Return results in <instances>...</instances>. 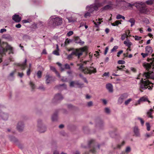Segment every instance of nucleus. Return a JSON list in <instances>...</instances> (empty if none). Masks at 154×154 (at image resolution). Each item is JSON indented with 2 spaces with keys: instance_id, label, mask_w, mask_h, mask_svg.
<instances>
[{
  "instance_id": "obj_20",
  "label": "nucleus",
  "mask_w": 154,
  "mask_h": 154,
  "mask_svg": "<svg viewBox=\"0 0 154 154\" xmlns=\"http://www.w3.org/2000/svg\"><path fill=\"white\" fill-rule=\"evenodd\" d=\"M153 111V110L152 109H151L147 112L146 114L148 117L151 119L153 118V116L152 115Z\"/></svg>"
},
{
  "instance_id": "obj_59",
  "label": "nucleus",
  "mask_w": 154,
  "mask_h": 154,
  "mask_svg": "<svg viewBox=\"0 0 154 154\" xmlns=\"http://www.w3.org/2000/svg\"><path fill=\"white\" fill-rule=\"evenodd\" d=\"M6 29H1L0 31V32L1 33H2L3 32H6Z\"/></svg>"
},
{
  "instance_id": "obj_19",
  "label": "nucleus",
  "mask_w": 154,
  "mask_h": 154,
  "mask_svg": "<svg viewBox=\"0 0 154 154\" xmlns=\"http://www.w3.org/2000/svg\"><path fill=\"white\" fill-rule=\"evenodd\" d=\"M126 41H124V44L126 46H127L128 48H131V46L132 45V43L130 42L129 40L128 39H126Z\"/></svg>"
},
{
  "instance_id": "obj_36",
  "label": "nucleus",
  "mask_w": 154,
  "mask_h": 154,
  "mask_svg": "<svg viewBox=\"0 0 154 154\" xmlns=\"http://www.w3.org/2000/svg\"><path fill=\"white\" fill-rule=\"evenodd\" d=\"M57 114L55 113L52 116V119L53 121H55L57 120Z\"/></svg>"
},
{
  "instance_id": "obj_7",
  "label": "nucleus",
  "mask_w": 154,
  "mask_h": 154,
  "mask_svg": "<svg viewBox=\"0 0 154 154\" xmlns=\"http://www.w3.org/2000/svg\"><path fill=\"white\" fill-rule=\"evenodd\" d=\"M62 23V19L61 17H50L49 20V25L56 26L60 25Z\"/></svg>"
},
{
  "instance_id": "obj_41",
  "label": "nucleus",
  "mask_w": 154,
  "mask_h": 154,
  "mask_svg": "<svg viewBox=\"0 0 154 154\" xmlns=\"http://www.w3.org/2000/svg\"><path fill=\"white\" fill-rule=\"evenodd\" d=\"M132 100L131 98H129L125 101V105H127Z\"/></svg>"
},
{
  "instance_id": "obj_27",
  "label": "nucleus",
  "mask_w": 154,
  "mask_h": 154,
  "mask_svg": "<svg viewBox=\"0 0 154 154\" xmlns=\"http://www.w3.org/2000/svg\"><path fill=\"white\" fill-rule=\"evenodd\" d=\"M0 115L4 120H6L8 118V115L7 114L3 113L2 114L1 113Z\"/></svg>"
},
{
  "instance_id": "obj_21",
  "label": "nucleus",
  "mask_w": 154,
  "mask_h": 154,
  "mask_svg": "<svg viewBox=\"0 0 154 154\" xmlns=\"http://www.w3.org/2000/svg\"><path fill=\"white\" fill-rule=\"evenodd\" d=\"M134 131L135 135L136 136L138 137L140 136V134L139 133V129L137 127L135 126L134 127Z\"/></svg>"
},
{
  "instance_id": "obj_44",
  "label": "nucleus",
  "mask_w": 154,
  "mask_h": 154,
  "mask_svg": "<svg viewBox=\"0 0 154 154\" xmlns=\"http://www.w3.org/2000/svg\"><path fill=\"white\" fill-rule=\"evenodd\" d=\"M118 46H115L113 47V48L111 50V52H112L115 51H116V50L118 48Z\"/></svg>"
},
{
  "instance_id": "obj_24",
  "label": "nucleus",
  "mask_w": 154,
  "mask_h": 154,
  "mask_svg": "<svg viewBox=\"0 0 154 154\" xmlns=\"http://www.w3.org/2000/svg\"><path fill=\"white\" fill-rule=\"evenodd\" d=\"M153 135V133L152 132H151L150 133H146L144 135L145 138V139H146Z\"/></svg>"
},
{
  "instance_id": "obj_5",
  "label": "nucleus",
  "mask_w": 154,
  "mask_h": 154,
  "mask_svg": "<svg viewBox=\"0 0 154 154\" xmlns=\"http://www.w3.org/2000/svg\"><path fill=\"white\" fill-rule=\"evenodd\" d=\"M81 146L85 148L88 147L90 149V152L94 153L97 152V150L99 149L100 146L97 144L94 140L91 139L88 141L87 146H84L83 144H82Z\"/></svg>"
},
{
  "instance_id": "obj_32",
  "label": "nucleus",
  "mask_w": 154,
  "mask_h": 154,
  "mask_svg": "<svg viewBox=\"0 0 154 154\" xmlns=\"http://www.w3.org/2000/svg\"><path fill=\"white\" fill-rule=\"evenodd\" d=\"M128 37V36L126 33H124L122 35L121 38L122 40L123 41L126 38L127 39Z\"/></svg>"
},
{
  "instance_id": "obj_54",
  "label": "nucleus",
  "mask_w": 154,
  "mask_h": 154,
  "mask_svg": "<svg viewBox=\"0 0 154 154\" xmlns=\"http://www.w3.org/2000/svg\"><path fill=\"white\" fill-rule=\"evenodd\" d=\"M123 52V51L122 50H121L118 52L117 53V56L119 57L120 56V55L122 54Z\"/></svg>"
},
{
  "instance_id": "obj_49",
  "label": "nucleus",
  "mask_w": 154,
  "mask_h": 154,
  "mask_svg": "<svg viewBox=\"0 0 154 154\" xmlns=\"http://www.w3.org/2000/svg\"><path fill=\"white\" fill-rule=\"evenodd\" d=\"M30 85L31 88H32V89H34L35 88V86L34 84H33L32 82H30Z\"/></svg>"
},
{
  "instance_id": "obj_50",
  "label": "nucleus",
  "mask_w": 154,
  "mask_h": 154,
  "mask_svg": "<svg viewBox=\"0 0 154 154\" xmlns=\"http://www.w3.org/2000/svg\"><path fill=\"white\" fill-rule=\"evenodd\" d=\"M73 33L72 31H70L67 33V35L68 36H69L72 35L73 34Z\"/></svg>"
},
{
  "instance_id": "obj_60",
  "label": "nucleus",
  "mask_w": 154,
  "mask_h": 154,
  "mask_svg": "<svg viewBox=\"0 0 154 154\" xmlns=\"http://www.w3.org/2000/svg\"><path fill=\"white\" fill-rule=\"evenodd\" d=\"M21 24L19 23L17 24L15 26L17 28H20L21 27Z\"/></svg>"
},
{
  "instance_id": "obj_58",
  "label": "nucleus",
  "mask_w": 154,
  "mask_h": 154,
  "mask_svg": "<svg viewBox=\"0 0 154 154\" xmlns=\"http://www.w3.org/2000/svg\"><path fill=\"white\" fill-rule=\"evenodd\" d=\"M108 49H109V48H108V47H106V48L105 50V52H104V54L105 55L107 53V52L108 51Z\"/></svg>"
},
{
  "instance_id": "obj_48",
  "label": "nucleus",
  "mask_w": 154,
  "mask_h": 154,
  "mask_svg": "<svg viewBox=\"0 0 154 154\" xmlns=\"http://www.w3.org/2000/svg\"><path fill=\"white\" fill-rule=\"evenodd\" d=\"M141 55L142 56L143 58H145L148 55H149L146 52L145 53H141Z\"/></svg>"
},
{
  "instance_id": "obj_1",
  "label": "nucleus",
  "mask_w": 154,
  "mask_h": 154,
  "mask_svg": "<svg viewBox=\"0 0 154 154\" xmlns=\"http://www.w3.org/2000/svg\"><path fill=\"white\" fill-rule=\"evenodd\" d=\"M119 1L125 2V7L127 8H132L133 6H134L140 14H148L149 13V10L145 4L143 2H137L133 3H130L125 2L123 0H119Z\"/></svg>"
},
{
  "instance_id": "obj_14",
  "label": "nucleus",
  "mask_w": 154,
  "mask_h": 154,
  "mask_svg": "<svg viewBox=\"0 0 154 154\" xmlns=\"http://www.w3.org/2000/svg\"><path fill=\"white\" fill-rule=\"evenodd\" d=\"M46 83L47 84L50 83L53 81L54 78L52 77L49 76L48 75H46Z\"/></svg>"
},
{
  "instance_id": "obj_51",
  "label": "nucleus",
  "mask_w": 154,
  "mask_h": 154,
  "mask_svg": "<svg viewBox=\"0 0 154 154\" xmlns=\"http://www.w3.org/2000/svg\"><path fill=\"white\" fill-rule=\"evenodd\" d=\"M53 54L56 55H59V53L58 51L55 50L53 52Z\"/></svg>"
},
{
  "instance_id": "obj_3",
  "label": "nucleus",
  "mask_w": 154,
  "mask_h": 154,
  "mask_svg": "<svg viewBox=\"0 0 154 154\" xmlns=\"http://www.w3.org/2000/svg\"><path fill=\"white\" fill-rule=\"evenodd\" d=\"M106 0H95V3L90 6H88L86 8L87 10L88 11L84 15L85 18L90 17L91 13H92L94 11H97L98 8L103 5L105 3Z\"/></svg>"
},
{
  "instance_id": "obj_62",
  "label": "nucleus",
  "mask_w": 154,
  "mask_h": 154,
  "mask_svg": "<svg viewBox=\"0 0 154 154\" xmlns=\"http://www.w3.org/2000/svg\"><path fill=\"white\" fill-rule=\"evenodd\" d=\"M131 70L134 72H135L136 71V69L133 67H131Z\"/></svg>"
},
{
  "instance_id": "obj_23",
  "label": "nucleus",
  "mask_w": 154,
  "mask_h": 154,
  "mask_svg": "<svg viewBox=\"0 0 154 154\" xmlns=\"http://www.w3.org/2000/svg\"><path fill=\"white\" fill-rule=\"evenodd\" d=\"M125 144V142L123 141L121 144H117L116 146H113L114 149H120L121 147Z\"/></svg>"
},
{
  "instance_id": "obj_40",
  "label": "nucleus",
  "mask_w": 154,
  "mask_h": 154,
  "mask_svg": "<svg viewBox=\"0 0 154 154\" xmlns=\"http://www.w3.org/2000/svg\"><path fill=\"white\" fill-rule=\"evenodd\" d=\"M146 126L147 127V130L148 131L150 130V124L148 122H146Z\"/></svg>"
},
{
  "instance_id": "obj_10",
  "label": "nucleus",
  "mask_w": 154,
  "mask_h": 154,
  "mask_svg": "<svg viewBox=\"0 0 154 154\" xmlns=\"http://www.w3.org/2000/svg\"><path fill=\"white\" fill-rule=\"evenodd\" d=\"M128 94L126 93H124L121 95L118 99V103L119 104H122L124 100L128 97Z\"/></svg>"
},
{
  "instance_id": "obj_56",
  "label": "nucleus",
  "mask_w": 154,
  "mask_h": 154,
  "mask_svg": "<svg viewBox=\"0 0 154 154\" xmlns=\"http://www.w3.org/2000/svg\"><path fill=\"white\" fill-rule=\"evenodd\" d=\"M93 105V103L92 101H91L88 103V106L90 107L92 106Z\"/></svg>"
},
{
  "instance_id": "obj_25",
  "label": "nucleus",
  "mask_w": 154,
  "mask_h": 154,
  "mask_svg": "<svg viewBox=\"0 0 154 154\" xmlns=\"http://www.w3.org/2000/svg\"><path fill=\"white\" fill-rule=\"evenodd\" d=\"M113 7V5L112 4H110L107 5L103 8V9L106 10L109 9H112Z\"/></svg>"
},
{
  "instance_id": "obj_34",
  "label": "nucleus",
  "mask_w": 154,
  "mask_h": 154,
  "mask_svg": "<svg viewBox=\"0 0 154 154\" xmlns=\"http://www.w3.org/2000/svg\"><path fill=\"white\" fill-rule=\"evenodd\" d=\"M116 18L118 20L120 19L121 18H122L124 20H125V18L124 16L119 14L117 15Z\"/></svg>"
},
{
  "instance_id": "obj_38",
  "label": "nucleus",
  "mask_w": 154,
  "mask_h": 154,
  "mask_svg": "<svg viewBox=\"0 0 154 154\" xmlns=\"http://www.w3.org/2000/svg\"><path fill=\"white\" fill-rule=\"evenodd\" d=\"M93 22L95 24V26L97 27H98L99 25L101 23V22L98 21L96 22L94 20L93 21Z\"/></svg>"
},
{
  "instance_id": "obj_47",
  "label": "nucleus",
  "mask_w": 154,
  "mask_h": 154,
  "mask_svg": "<svg viewBox=\"0 0 154 154\" xmlns=\"http://www.w3.org/2000/svg\"><path fill=\"white\" fill-rule=\"evenodd\" d=\"M64 67L65 69H70V67L69 65L68 64H66L64 65Z\"/></svg>"
},
{
  "instance_id": "obj_35",
  "label": "nucleus",
  "mask_w": 154,
  "mask_h": 154,
  "mask_svg": "<svg viewBox=\"0 0 154 154\" xmlns=\"http://www.w3.org/2000/svg\"><path fill=\"white\" fill-rule=\"evenodd\" d=\"M15 71H13L10 73L9 76H8V78L9 79L11 80V78H13L14 77V75L15 73Z\"/></svg>"
},
{
  "instance_id": "obj_15",
  "label": "nucleus",
  "mask_w": 154,
  "mask_h": 154,
  "mask_svg": "<svg viewBox=\"0 0 154 154\" xmlns=\"http://www.w3.org/2000/svg\"><path fill=\"white\" fill-rule=\"evenodd\" d=\"M74 39L75 42L76 43L79 44L81 45H82L84 43V42L82 41L78 36L75 37Z\"/></svg>"
},
{
  "instance_id": "obj_22",
  "label": "nucleus",
  "mask_w": 154,
  "mask_h": 154,
  "mask_svg": "<svg viewBox=\"0 0 154 154\" xmlns=\"http://www.w3.org/2000/svg\"><path fill=\"white\" fill-rule=\"evenodd\" d=\"M106 88L110 92L113 91V86L111 84H108L106 85Z\"/></svg>"
},
{
  "instance_id": "obj_11",
  "label": "nucleus",
  "mask_w": 154,
  "mask_h": 154,
  "mask_svg": "<svg viewBox=\"0 0 154 154\" xmlns=\"http://www.w3.org/2000/svg\"><path fill=\"white\" fill-rule=\"evenodd\" d=\"M41 121H38V130L41 133L45 132L46 130V127L41 124Z\"/></svg>"
},
{
  "instance_id": "obj_12",
  "label": "nucleus",
  "mask_w": 154,
  "mask_h": 154,
  "mask_svg": "<svg viewBox=\"0 0 154 154\" xmlns=\"http://www.w3.org/2000/svg\"><path fill=\"white\" fill-rule=\"evenodd\" d=\"M12 19L17 22H19L21 20V17L18 14H15L12 17Z\"/></svg>"
},
{
  "instance_id": "obj_17",
  "label": "nucleus",
  "mask_w": 154,
  "mask_h": 154,
  "mask_svg": "<svg viewBox=\"0 0 154 154\" xmlns=\"http://www.w3.org/2000/svg\"><path fill=\"white\" fill-rule=\"evenodd\" d=\"M153 51L152 49L150 46H147L146 48V52L149 55Z\"/></svg>"
},
{
  "instance_id": "obj_30",
  "label": "nucleus",
  "mask_w": 154,
  "mask_h": 154,
  "mask_svg": "<svg viewBox=\"0 0 154 154\" xmlns=\"http://www.w3.org/2000/svg\"><path fill=\"white\" fill-rule=\"evenodd\" d=\"M121 22L120 20H116L114 23H111V25L112 26H118L119 24H121Z\"/></svg>"
},
{
  "instance_id": "obj_31",
  "label": "nucleus",
  "mask_w": 154,
  "mask_h": 154,
  "mask_svg": "<svg viewBox=\"0 0 154 154\" xmlns=\"http://www.w3.org/2000/svg\"><path fill=\"white\" fill-rule=\"evenodd\" d=\"M57 65L59 66L60 67L61 70L62 71H63L65 69V67H64V65H62L59 63H57Z\"/></svg>"
},
{
  "instance_id": "obj_45",
  "label": "nucleus",
  "mask_w": 154,
  "mask_h": 154,
  "mask_svg": "<svg viewBox=\"0 0 154 154\" xmlns=\"http://www.w3.org/2000/svg\"><path fill=\"white\" fill-rule=\"evenodd\" d=\"M138 119L140 121L142 125L143 126L144 124V121L141 118H138Z\"/></svg>"
},
{
  "instance_id": "obj_61",
  "label": "nucleus",
  "mask_w": 154,
  "mask_h": 154,
  "mask_svg": "<svg viewBox=\"0 0 154 154\" xmlns=\"http://www.w3.org/2000/svg\"><path fill=\"white\" fill-rule=\"evenodd\" d=\"M109 72H105L103 74L102 76H107L109 75Z\"/></svg>"
},
{
  "instance_id": "obj_53",
  "label": "nucleus",
  "mask_w": 154,
  "mask_h": 154,
  "mask_svg": "<svg viewBox=\"0 0 154 154\" xmlns=\"http://www.w3.org/2000/svg\"><path fill=\"white\" fill-rule=\"evenodd\" d=\"M105 112L107 113H109L110 112L109 109L108 108H106L105 109Z\"/></svg>"
},
{
  "instance_id": "obj_16",
  "label": "nucleus",
  "mask_w": 154,
  "mask_h": 154,
  "mask_svg": "<svg viewBox=\"0 0 154 154\" xmlns=\"http://www.w3.org/2000/svg\"><path fill=\"white\" fill-rule=\"evenodd\" d=\"M26 62L27 60L26 59L23 63L18 64V66L20 67L22 69L24 70L26 67Z\"/></svg>"
},
{
  "instance_id": "obj_52",
  "label": "nucleus",
  "mask_w": 154,
  "mask_h": 154,
  "mask_svg": "<svg viewBox=\"0 0 154 154\" xmlns=\"http://www.w3.org/2000/svg\"><path fill=\"white\" fill-rule=\"evenodd\" d=\"M141 37L137 36H135V39L136 40H140L141 39Z\"/></svg>"
},
{
  "instance_id": "obj_28",
  "label": "nucleus",
  "mask_w": 154,
  "mask_h": 154,
  "mask_svg": "<svg viewBox=\"0 0 154 154\" xmlns=\"http://www.w3.org/2000/svg\"><path fill=\"white\" fill-rule=\"evenodd\" d=\"M147 100V99L146 97H143L141 98L138 100V104H140V103Z\"/></svg>"
},
{
  "instance_id": "obj_13",
  "label": "nucleus",
  "mask_w": 154,
  "mask_h": 154,
  "mask_svg": "<svg viewBox=\"0 0 154 154\" xmlns=\"http://www.w3.org/2000/svg\"><path fill=\"white\" fill-rule=\"evenodd\" d=\"M23 122H19L17 125V128L19 131H22L23 128Z\"/></svg>"
},
{
  "instance_id": "obj_2",
  "label": "nucleus",
  "mask_w": 154,
  "mask_h": 154,
  "mask_svg": "<svg viewBox=\"0 0 154 154\" xmlns=\"http://www.w3.org/2000/svg\"><path fill=\"white\" fill-rule=\"evenodd\" d=\"M148 61L150 63H144L143 65L146 70L148 71L144 73L143 76L144 79L145 80L146 79H154V72L150 71L151 69H154V58H152L150 59Z\"/></svg>"
},
{
  "instance_id": "obj_4",
  "label": "nucleus",
  "mask_w": 154,
  "mask_h": 154,
  "mask_svg": "<svg viewBox=\"0 0 154 154\" xmlns=\"http://www.w3.org/2000/svg\"><path fill=\"white\" fill-rule=\"evenodd\" d=\"M87 62L88 61H85L79 64H78V66H79V70L85 74H91L92 73H96L97 72L96 69L93 67L90 66L89 67H87L85 66V65L86 64Z\"/></svg>"
},
{
  "instance_id": "obj_9",
  "label": "nucleus",
  "mask_w": 154,
  "mask_h": 154,
  "mask_svg": "<svg viewBox=\"0 0 154 154\" xmlns=\"http://www.w3.org/2000/svg\"><path fill=\"white\" fill-rule=\"evenodd\" d=\"M83 84H80L78 81H72L70 82V86L71 87L81 88L83 86Z\"/></svg>"
},
{
  "instance_id": "obj_57",
  "label": "nucleus",
  "mask_w": 154,
  "mask_h": 154,
  "mask_svg": "<svg viewBox=\"0 0 154 154\" xmlns=\"http://www.w3.org/2000/svg\"><path fill=\"white\" fill-rule=\"evenodd\" d=\"M2 37L4 38H8L9 37V35H3Z\"/></svg>"
},
{
  "instance_id": "obj_63",
  "label": "nucleus",
  "mask_w": 154,
  "mask_h": 154,
  "mask_svg": "<svg viewBox=\"0 0 154 154\" xmlns=\"http://www.w3.org/2000/svg\"><path fill=\"white\" fill-rule=\"evenodd\" d=\"M117 69H118L116 71H118V70H122V68L121 67V66H117Z\"/></svg>"
},
{
  "instance_id": "obj_46",
  "label": "nucleus",
  "mask_w": 154,
  "mask_h": 154,
  "mask_svg": "<svg viewBox=\"0 0 154 154\" xmlns=\"http://www.w3.org/2000/svg\"><path fill=\"white\" fill-rule=\"evenodd\" d=\"M70 42H71V41L68 38H67L66 39V40H65V44L66 45H67L69 44Z\"/></svg>"
},
{
  "instance_id": "obj_37",
  "label": "nucleus",
  "mask_w": 154,
  "mask_h": 154,
  "mask_svg": "<svg viewBox=\"0 0 154 154\" xmlns=\"http://www.w3.org/2000/svg\"><path fill=\"white\" fill-rule=\"evenodd\" d=\"M67 19L68 20L69 22V23L74 22L75 21V19L72 17L68 18H67Z\"/></svg>"
},
{
  "instance_id": "obj_42",
  "label": "nucleus",
  "mask_w": 154,
  "mask_h": 154,
  "mask_svg": "<svg viewBox=\"0 0 154 154\" xmlns=\"http://www.w3.org/2000/svg\"><path fill=\"white\" fill-rule=\"evenodd\" d=\"M42 72L40 71H39L38 72L37 75L38 78H40L42 76Z\"/></svg>"
},
{
  "instance_id": "obj_6",
  "label": "nucleus",
  "mask_w": 154,
  "mask_h": 154,
  "mask_svg": "<svg viewBox=\"0 0 154 154\" xmlns=\"http://www.w3.org/2000/svg\"><path fill=\"white\" fill-rule=\"evenodd\" d=\"M143 80L142 79L140 84V90L142 92L143 91L142 90H145L147 88L149 90H151L153 87V85H154V83L151 82L148 80H146L145 81H143Z\"/></svg>"
},
{
  "instance_id": "obj_8",
  "label": "nucleus",
  "mask_w": 154,
  "mask_h": 154,
  "mask_svg": "<svg viewBox=\"0 0 154 154\" xmlns=\"http://www.w3.org/2000/svg\"><path fill=\"white\" fill-rule=\"evenodd\" d=\"M85 48H84L80 49H76L75 50H74L68 56V59L69 60L71 59L73 57V56L74 55L78 56L79 58L80 56L82 55V52L85 51Z\"/></svg>"
},
{
  "instance_id": "obj_39",
  "label": "nucleus",
  "mask_w": 154,
  "mask_h": 154,
  "mask_svg": "<svg viewBox=\"0 0 154 154\" xmlns=\"http://www.w3.org/2000/svg\"><path fill=\"white\" fill-rule=\"evenodd\" d=\"M131 151V148L130 147L128 146L126 148L125 152L126 153H128Z\"/></svg>"
},
{
  "instance_id": "obj_29",
  "label": "nucleus",
  "mask_w": 154,
  "mask_h": 154,
  "mask_svg": "<svg viewBox=\"0 0 154 154\" xmlns=\"http://www.w3.org/2000/svg\"><path fill=\"white\" fill-rule=\"evenodd\" d=\"M128 21L131 23V27H132L135 24V20L134 18H131Z\"/></svg>"
},
{
  "instance_id": "obj_33",
  "label": "nucleus",
  "mask_w": 154,
  "mask_h": 154,
  "mask_svg": "<svg viewBox=\"0 0 154 154\" xmlns=\"http://www.w3.org/2000/svg\"><path fill=\"white\" fill-rule=\"evenodd\" d=\"M154 2V0H148L146 1L145 3H144L145 4V3L146 4L148 5H151L153 4Z\"/></svg>"
},
{
  "instance_id": "obj_64",
  "label": "nucleus",
  "mask_w": 154,
  "mask_h": 154,
  "mask_svg": "<svg viewBox=\"0 0 154 154\" xmlns=\"http://www.w3.org/2000/svg\"><path fill=\"white\" fill-rule=\"evenodd\" d=\"M53 154H59V152L57 150L55 151Z\"/></svg>"
},
{
  "instance_id": "obj_26",
  "label": "nucleus",
  "mask_w": 154,
  "mask_h": 154,
  "mask_svg": "<svg viewBox=\"0 0 154 154\" xmlns=\"http://www.w3.org/2000/svg\"><path fill=\"white\" fill-rule=\"evenodd\" d=\"M50 69L55 72L56 75L59 77H60V75L59 72L56 70L55 68L53 66H50Z\"/></svg>"
},
{
  "instance_id": "obj_43",
  "label": "nucleus",
  "mask_w": 154,
  "mask_h": 154,
  "mask_svg": "<svg viewBox=\"0 0 154 154\" xmlns=\"http://www.w3.org/2000/svg\"><path fill=\"white\" fill-rule=\"evenodd\" d=\"M125 63V61L123 60H119L118 62V64H124Z\"/></svg>"
},
{
  "instance_id": "obj_18",
  "label": "nucleus",
  "mask_w": 154,
  "mask_h": 154,
  "mask_svg": "<svg viewBox=\"0 0 154 154\" xmlns=\"http://www.w3.org/2000/svg\"><path fill=\"white\" fill-rule=\"evenodd\" d=\"M63 99V97L60 94H56L54 99L55 100H62Z\"/></svg>"
},
{
  "instance_id": "obj_55",
  "label": "nucleus",
  "mask_w": 154,
  "mask_h": 154,
  "mask_svg": "<svg viewBox=\"0 0 154 154\" xmlns=\"http://www.w3.org/2000/svg\"><path fill=\"white\" fill-rule=\"evenodd\" d=\"M31 70L30 68H29L28 70L27 71V75H29L30 74Z\"/></svg>"
}]
</instances>
